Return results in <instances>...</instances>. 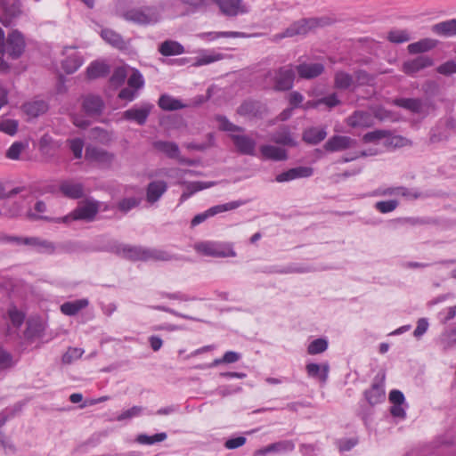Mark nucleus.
Here are the masks:
<instances>
[{
    "label": "nucleus",
    "mask_w": 456,
    "mask_h": 456,
    "mask_svg": "<svg viewBox=\"0 0 456 456\" xmlns=\"http://www.w3.org/2000/svg\"><path fill=\"white\" fill-rule=\"evenodd\" d=\"M159 107L165 111H174L185 108L187 105L183 104L180 100L167 94H161L158 101Z\"/></svg>",
    "instance_id": "obj_34"
},
{
    "label": "nucleus",
    "mask_w": 456,
    "mask_h": 456,
    "mask_svg": "<svg viewBox=\"0 0 456 456\" xmlns=\"http://www.w3.org/2000/svg\"><path fill=\"white\" fill-rule=\"evenodd\" d=\"M28 216L29 217V219L35 220V221L45 220V221H48V222L64 223V224H69V222L74 221L73 220V210L69 215H67L63 217H60V218H52V217H49L46 216H40V215H37L33 212H28Z\"/></svg>",
    "instance_id": "obj_50"
},
{
    "label": "nucleus",
    "mask_w": 456,
    "mask_h": 456,
    "mask_svg": "<svg viewBox=\"0 0 456 456\" xmlns=\"http://www.w3.org/2000/svg\"><path fill=\"white\" fill-rule=\"evenodd\" d=\"M305 370L309 378L318 379L322 384H325L329 378L330 365L328 362L322 364L310 362L306 364Z\"/></svg>",
    "instance_id": "obj_24"
},
{
    "label": "nucleus",
    "mask_w": 456,
    "mask_h": 456,
    "mask_svg": "<svg viewBox=\"0 0 456 456\" xmlns=\"http://www.w3.org/2000/svg\"><path fill=\"white\" fill-rule=\"evenodd\" d=\"M314 174V168L311 167H297L284 171L275 176L277 183L290 182L298 178H307Z\"/></svg>",
    "instance_id": "obj_17"
},
{
    "label": "nucleus",
    "mask_w": 456,
    "mask_h": 456,
    "mask_svg": "<svg viewBox=\"0 0 456 456\" xmlns=\"http://www.w3.org/2000/svg\"><path fill=\"white\" fill-rule=\"evenodd\" d=\"M59 190L64 197L70 200H79L85 196L84 184L71 179L62 180Z\"/></svg>",
    "instance_id": "obj_15"
},
{
    "label": "nucleus",
    "mask_w": 456,
    "mask_h": 456,
    "mask_svg": "<svg viewBox=\"0 0 456 456\" xmlns=\"http://www.w3.org/2000/svg\"><path fill=\"white\" fill-rule=\"evenodd\" d=\"M271 140L279 145L289 147H296L297 145V142L292 137L290 130L287 126H283L274 132L271 136Z\"/></svg>",
    "instance_id": "obj_32"
},
{
    "label": "nucleus",
    "mask_w": 456,
    "mask_h": 456,
    "mask_svg": "<svg viewBox=\"0 0 456 456\" xmlns=\"http://www.w3.org/2000/svg\"><path fill=\"white\" fill-rule=\"evenodd\" d=\"M167 191V183L163 180H157L149 183L146 187V200L153 204L160 200Z\"/></svg>",
    "instance_id": "obj_21"
},
{
    "label": "nucleus",
    "mask_w": 456,
    "mask_h": 456,
    "mask_svg": "<svg viewBox=\"0 0 456 456\" xmlns=\"http://www.w3.org/2000/svg\"><path fill=\"white\" fill-rule=\"evenodd\" d=\"M354 78L357 86H368L374 80L373 76L364 69H358L354 72Z\"/></svg>",
    "instance_id": "obj_59"
},
{
    "label": "nucleus",
    "mask_w": 456,
    "mask_h": 456,
    "mask_svg": "<svg viewBox=\"0 0 456 456\" xmlns=\"http://www.w3.org/2000/svg\"><path fill=\"white\" fill-rule=\"evenodd\" d=\"M25 48L26 42L23 34L13 29L8 34L4 46H1L0 53L6 54L12 60H18L23 54Z\"/></svg>",
    "instance_id": "obj_4"
},
{
    "label": "nucleus",
    "mask_w": 456,
    "mask_h": 456,
    "mask_svg": "<svg viewBox=\"0 0 456 456\" xmlns=\"http://www.w3.org/2000/svg\"><path fill=\"white\" fill-rule=\"evenodd\" d=\"M220 12L228 17H235L239 14L248 12V8L243 4L242 0H212Z\"/></svg>",
    "instance_id": "obj_10"
},
{
    "label": "nucleus",
    "mask_w": 456,
    "mask_h": 456,
    "mask_svg": "<svg viewBox=\"0 0 456 456\" xmlns=\"http://www.w3.org/2000/svg\"><path fill=\"white\" fill-rule=\"evenodd\" d=\"M159 52L163 56L179 55L184 53V47L176 41L166 40L159 45Z\"/></svg>",
    "instance_id": "obj_38"
},
{
    "label": "nucleus",
    "mask_w": 456,
    "mask_h": 456,
    "mask_svg": "<svg viewBox=\"0 0 456 456\" xmlns=\"http://www.w3.org/2000/svg\"><path fill=\"white\" fill-rule=\"evenodd\" d=\"M432 31L440 37H451L456 36V19L438 22L432 26Z\"/></svg>",
    "instance_id": "obj_30"
},
{
    "label": "nucleus",
    "mask_w": 456,
    "mask_h": 456,
    "mask_svg": "<svg viewBox=\"0 0 456 456\" xmlns=\"http://www.w3.org/2000/svg\"><path fill=\"white\" fill-rule=\"evenodd\" d=\"M127 77V73L125 68L118 67L114 69L110 83L113 87H118L122 86Z\"/></svg>",
    "instance_id": "obj_53"
},
{
    "label": "nucleus",
    "mask_w": 456,
    "mask_h": 456,
    "mask_svg": "<svg viewBox=\"0 0 456 456\" xmlns=\"http://www.w3.org/2000/svg\"><path fill=\"white\" fill-rule=\"evenodd\" d=\"M141 200L135 197L124 198L118 202V208L123 213H127L139 206Z\"/></svg>",
    "instance_id": "obj_55"
},
{
    "label": "nucleus",
    "mask_w": 456,
    "mask_h": 456,
    "mask_svg": "<svg viewBox=\"0 0 456 456\" xmlns=\"http://www.w3.org/2000/svg\"><path fill=\"white\" fill-rule=\"evenodd\" d=\"M354 140L346 135H333L324 144L327 151L334 152L351 148Z\"/></svg>",
    "instance_id": "obj_22"
},
{
    "label": "nucleus",
    "mask_w": 456,
    "mask_h": 456,
    "mask_svg": "<svg viewBox=\"0 0 456 456\" xmlns=\"http://www.w3.org/2000/svg\"><path fill=\"white\" fill-rule=\"evenodd\" d=\"M442 340L446 346H452L456 344V324L443 333Z\"/></svg>",
    "instance_id": "obj_64"
},
{
    "label": "nucleus",
    "mask_w": 456,
    "mask_h": 456,
    "mask_svg": "<svg viewBox=\"0 0 456 456\" xmlns=\"http://www.w3.org/2000/svg\"><path fill=\"white\" fill-rule=\"evenodd\" d=\"M122 18L138 26H152L161 20L159 8L156 5H142L133 7L122 13Z\"/></svg>",
    "instance_id": "obj_1"
},
{
    "label": "nucleus",
    "mask_w": 456,
    "mask_h": 456,
    "mask_svg": "<svg viewBox=\"0 0 456 456\" xmlns=\"http://www.w3.org/2000/svg\"><path fill=\"white\" fill-rule=\"evenodd\" d=\"M399 205L397 200H382L375 203L374 208L382 214L394 211Z\"/></svg>",
    "instance_id": "obj_54"
},
{
    "label": "nucleus",
    "mask_w": 456,
    "mask_h": 456,
    "mask_svg": "<svg viewBox=\"0 0 456 456\" xmlns=\"http://www.w3.org/2000/svg\"><path fill=\"white\" fill-rule=\"evenodd\" d=\"M354 84V77L349 73L338 70L334 76V87L338 90H346Z\"/></svg>",
    "instance_id": "obj_45"
},
{
    "label": "nucleus",
    "mask_w": 456,
    "mask_h": 456,
    "mask_svg": "<svg viewBox=\"0 0 456 456\" xmlns=\"http://www.w3.org/2000/svg\"><path fill=\"white\" fill-rule=\"evenodd\" d=\"M389 42L393 44H403L412 39L411 34L408 29H391L387 36Z\"/></svg>",
    "instance_id": "obj_46"
},
{
    "label": "nucleus",
    "mask_w": 456,
    "mask_h": 456,
    "mask_svg": "<svg viewBox=\"0 0 456 456\" xmlns=\"http://www.w3.org/2000/svg\"><path fill=\"white\" fill-rule=\"evenodd\" d=\"M265 106L259 101H244L237 109V113L243 117L261 118Z\"/></svg>",
    "instance_id": "obj_18"
},
{
    "label": "nucleus",
    "mask_w": 456,
    "mask_h": 456,
    "mask_svg": "<svg viewBox=\"0 0 456 456\" xmlns=\"http://www.w3.org/2000/svg\"><path fill=\"white\" fill-rule=\"evenodd\" d=\"M230 137L236 148V151L241 155L255 156L256 142L246 134H230Z\"/></svg>",
    "instance_id": "obj_13"
},
{
    "label": "nucleus",
    "mask_w": 456,
    "mask_h": 456,
    "mask_svg": "<svg viewBox=\"0 0 456 456\" xmlns=\"http://www.w3.org/2000/svg\"><path fill=\"white\" fill-rule=\"evenodd\" d=\"M153 108L154 105L152 103L143 102L140 105L135 104L123 111L121 118L126 121L134 122L139 126H144Z\"/></svg>",
    "instance_id": "obj_7"
},
{
    "label": "nucleus",
    "mask_w": 456,
    "mask_h": 456,
    "mask_svg": "<svg viewBox=\"0 0 456 456\" xmlns=\"http://www.w3.org/2000/svg\"><path fill=\"white\" fill-rule=\"evenodd\" d=\"M167 435L166 432L157 433L153 436H148L146 434H139L135 438V442L140 444L151 445L156 443L165 441L167 439Z\"/></svg>",
    "instance_id": "obj_48"
},
{
    "label": "nucleus",
    "mask_w": 456,
    "mask_h": 456,
    "mask_svg": "<svg viewBox=\"0 0 456 456\" xmlns=\"http://www.w3.org/2000/svg\"><path fill=\"white\" fill-rule=\"evenodd\" d=\"M0 4L4 11V17L1 21L6 27L11 25L12 20L18 18L22 12L20 0H12V2L1 0Z\"/></svg>",
    "instance_id": "obj_14"
},
{
    "label": "nucleus",
    "mask_w": 456,
    "mask_h": 456,
    "mask_svg": "<svg viewBox=\"0 0 456 456\" xmlns=\"http://www.w3.org/2000/svg\"><path fill=\"white\" fill-rule=\"evenodd\" d=\"M261 154L267 159L274 161H282L288 159L287 151L273 145H262L260 147Z\"/></svg>",
    "instance_id": "obj_33"
},
{
    "label": "nucleus",
    "mask_w": 456,
    "mask_h": 456,
    "mask_svg": "<svg viewBox=\"0 0 456 456\" xmlns=\"http://www.w3.org/2000/svg\"><path fill=\"white\" fill-rule=\"evenodd\" d=\"M197 248L202 254L214 257H227L236 256V253L232 249L226 251L222 248L220 244L215 242H203L200 244Z\"/></svg>",
    "instance_id": "obj_19"
},
{
    "label": "nucleus",
    "mask_w": 456,
    "mask_h": 456,
    "mask_svg": "<svg viewBox=\"0 0 456 456\" xmlns=\"http://www.w3.org/2000/svg\"><path fill=\"white\" fill-rule=\"evenodd\" d=\"M178 2L187 5L193 12H195L207 10L212 3V0H178Z\"/></svg>",
    "instance_id": "obj_51"
},
{
    "label": "nucleus",
    "mask_w": 456,
    "mask_h": 456,
    "mask_svg": "<svg viewBox=\"0 0 456 456\" xmlns=\"http://www.w3.org/2000/svg\"><path fill=\"white\" fill-rule=\"evenodd\" d=\"M24 111L31 117H38L48 110V104L43 100L27 102L23 105Z\"/></svg>",
    "instance_id": "obj_44"
},
{
    "label": "nucleus",
    "mask_w": 456,
    "mask_h": 456,
    "mask_svg": "<svg viewBox=\"0 0 456 456\" xmlns=\"http://www.w3.org/2000/svg\"><path fill=\"white\" fill-rule=\"evenodd\" d=\"M241 358V354L240 353L234 351H227L224 353L222 358L216 359L211 366H217L222 363H233L238 362Z\"/></svg>",
    "instance_id": "obj_56"
},
{
    "label": "nucleus",
    "mask_w": 456,
    "mask_h": 456,
    "mask_svg": "<svg viewBox=\"0 0 456 456\" xmlns=\"http://www.w3.org/2000/svg\"><path fill=\"white\" fill-rule=\"evenodd\" d=\"M25 145L21 142H14L6 151V158L10 159H18Z\"/></svg>",
    "instance_id": "obj_63"
},
{
    "label": "nucleus",
    "mask_w": 456,
    "mask_h": 456,
    "mask_svg": "<svg viewBox=\"0 0 456 456\" xmlns=\"http://www.w3.org/2000/svg\"><path fill=\"white\" fill-rule=\"evenodd\" d=\"M215 185V182H190L185 185V190L180 196V204L190 199L194 193Z\"/></svg>",
    "instance_id": "obj_31"
},
{
    "label": "nucleus",
    "mask_w": 456,
    "mask_h": 456,
    "mask_svg": "<svg viewBox=\"0 0 456 456\" xmlns=\"http://www.w3.org/2000/svg\"><path fill=\"white\" fill-rule=\"evenodd\" d=\"M385 374H378L374 379L371 387L365 390L364 397L368 403L371 406L382 403L386 398L384 388Z\"/></svg>",
    "instance_id": "obj_9"
},
{
    "label": "nucleus",
    "mask_w": 456,
    "mask_h": 456,
    "mask_svg": "<svg viewBox=\"0 0 456 456\" xmlns=\"http://www.w3.org/2000/svg\"><path fill=\"white\" fill-rule=\"evenodd\" d=\"M389 134L390 133L387 130H374L366 133L362 137V141L367 143L377 142L383 138H387Z\"/></svg>",
    "instance_id": "obj_57"
},
{
    "label": "nucleus",
    "mask_w": 456,
    "mask_h": 456,
    "mask_svg": "<svg viewBox=\"0 0 456 456\" xmlns=\"http://www.w3.org/2000/svg\"><path fill=\"white\" fill-rule=\"evenodd\" d=\"M101 36L104 41L118 49H123L126 46V43L122 36L112 29L104 28L101 32Z\"/></svg>",
    "instance_id": "obj_42"
},
{
    "label": "nucleus",
    "mask_w": 456,
    "mask_h": 456,
    "mask_svg": "<svg viewBox=\"0 0 456 456\" xmlns=\"http://www.w3.org/2000/svg\"><path fill=\"white\" fill-rule=\"evenodd\" d=\"M89 304L88 299L81 298L74 301H68L61 305V311L68 316L76 315L79 311L86 308Z\"/></svg>",
    "instance_id": "obj_36"
},
{
    "label": "nucleus",
    "mask_w": 456,
    "mask_h": 456,
    "mask_svg": "<svg viewBox=\"0 0 456 456\" xmlns=\"http://www.w3.org/2000/svg\"><path fill=\"white\" fill-rule=\"evenodd\" d=\"M83 64V58L78 53H73L62 61L61 67L67 74H73Z\"/></svg>",
    "instance_id": "obj_40"
},
{
    "label": "nucleus",
    "mask_w": 456,
    "mask_h": 456,
    "mask_svg": "<svg viewBox=\"0 0 456 456\" xmlns=\"http://www.w3.org/2000/svg\"><path fill=\"white\" fill-rule=\"evenodd\" d=\"M103 205L93 198H86L73 209V220L91 223L95 220Z\"/></svg>",
    "instance_id": "obj_5"
},
{
    "label": "nucleus",
    "mask_w": 456,
    "mask_h": 456,
    "mask_svg": "<svg viewBox=\"0 0 456 456\" xmlns=\"http://www.w3.org/2000/svg\"><path fill=\"white\" fill-rule=\"evenodd\" d=\"M308 104L313 108H320L322 105H325L329 110H330L336 106L340 105L341 101L338 99L336 93H332L313 102H309Z\"/></svg>",
    "instance_id": "obj_47"
},
{
    "label": "nucleus",
    "mask_w": 456,
    "mask_h": 456,
    "mask_svg": "<svg viewBox=\"0 0 456 456\" xmlns=\"http://www.w3.org/2000/svg\"><path fill=\"white\" fill-rule=\"evenodd\" d=\"M358 442L359 440L357 437H350L338 439L336 444L340 452H349L358 444Z\"/></svg>",
    "instance_id": "obj_61"
},
{
    "label": "nucleus",
    "mask_w": 456,
    "mask_h": 456,
    "mask_svg": "<svg viewBox=\"0 0 456 456\" xmlns=\"http://www.w3.org/2000/svg\"><path fill=\"white\" fill-rule=\"evenodd\" d=\"M295 71L300 79L311 80L321 76L325 67L321 62H301L294 66Z\"/></svg>",
    "instance_id": "obj_11"
},
{
    "label": "nucleus",
    "mask_w": 456,
    "mask_h": 456,
    "mask_svg": "<svg viewBox=\"0 0 456 456\" xmlns=\"http://www.w3.org/2000/svg\"><path fill=\"white\" fill-rule=\"evenodd\" d=\"M394 103L416 114L420 113L423 107L422 101L417 98H397L394 101Z\"/></svg>",
    "instance_id": "obj_37"
},
{
    "label": "nucleus",
    "mask_w": 456,
    "mask_h": 456,
    "mask_svg": "<svg viewBox=\"0 0 456 456\" xmlns=\"http://www.w3.org/2000/svg\"><path fill=\"white\" fill-rule=\"evenodd\" d=\"M84 351L77 347H69L68 351L62 355V362L65 364H70L73 361L79 359Z\"/></svg>",
    "instance_id": "obj_58"
},
{
    "label": "nucleus",
    "mask_w": 456,
    "mask_h": 456,
    "mask_svg": "<svg viewBox=\"0 0 456 456\" xmlns=\"http://www.w3.org/2000/svg\"><path fill=\"white\" fill-rule=\"evenodd\" d=\"M86 158L90 160L109 163L113 159L114 155L102 148L87 147L86 149Z\"/></svg>",
    "instance_id": "obj_35"
},
{
    "label": "nucleus",
    "mask_w": 456,
    "mask_h": 456,
    "mask_svg": "<svg viewBox=\"0 0 456 456\" xmlns=\"http://www.w3.org/2000/svg\"><path fill=\"white\" fill-rule=\"evenodd\" d=\"M328 348V341L325 338H320L312 341L308 347L307 353L309 354L314 355L318 354H322L326 351Z\"/></svg>",
    "instance_id": "obj_52"
},
{
    "label": "nucleus",
    "mask_w": 456,
    "mask_h": 456,
    "mask_svg": "<svg viewBox=\"0 0 456 456\" xmlns=\"http://www.w3.org/2000/svg\"><path fill=\"white\" fill-rule=\"evenodd\" d=\"M200 37L201 38H207L208 40L213 41L220 37L247 38L251 36L248 35L247 33L239 31H211L201 33Z\"/></svg>",
    "instance_id": "obj_41"
},
{
    "label": "nucleus",
    "mask_w": 456,
    "mask_h": 456,
    "mask_svg": "<svg viewBox=\"0 0 456 456\" xmlns=\"http://www.w3.org/2000/svg\"><path fill=\"white\" fill-rule=\"evenodd\" d=\"M70 151L76 159L82 158L84 141L81 138H74L68 141Z\"/></svg>",
    "instance_id": "obj_60"
},
{
    "label": "nucleus",
    "mask_w": 456,
    "mask_h": 456,
    "mask_svg": "<svg viewBox=\"0 0 456 456\" xmlns=\"http://www.w3.org/2000/svg\"><path fill=\"white\" fill-rule=\"evenodd\" d=\"M244 203L245 202L241 200H234L224 204L213 206L207 209L206 211L196 215L191 221V226L195 227L200 224L201 223L205 222L209 217H212L223 212L236 209L240 206L244 205Z\"/></svg>",
    "instance_id": "obj_8"
},
{
    "label": "nucleus",
    "mask_w": 456,
    "mask_h": 456,
    "mask_svg": "<svg viewBox=\"0 0 456 456\" xmlns=\"http://www.w3.org/2000/svg\"><path fill=\"white\" fill-rule=\"evenodd\" d=\"M103 108L104 102L99 96L89 95L83 101V110L90 117L101 115Z\"/></svg>",
    "instance_id": "obj_27"
},
{
    "label": "nucleus",
    "mask_w": 456,
    "mask_h": 456,
    "mask_svg": "<svg viewBox=\"0 0 456 456\" xmlns=\"http://www.w3.org/2000/svg\"><path fill=\"white\" fill-rule=\"evenodd\" d=\"M215 120L218 123V127L221 131L225 132H243L244 128L232 123L227 117L224 115H216Z\"/></svg>",
    "instance_id": "obj_49"
},
{
    "label": "nucleus",
    "mask_w": 456,
    "mask_h": 456,
    "mask_svg": "<svg viewBox=\"0 0 456 456\" xmlns=\"http://www.w3.org/2000/svg\"><path fill=\"white\" fill-rule=\"evenodd\" d=\"M388 400L392 406L390 407V413L394 418L404 419L406 417V408L408 407L405 403V396L403 393L398 389H393L389 392Z\"/></svg>",
    "instance_id": "obj_12"
},
{
    "label": "nucleus",
    "mask_w": 456,
    "mask_h": 456,
    "mask_svg": "<svg viewBox=\"0 0 456 456\" xmlns=\"http://www.w3.org/2000/svg\"><path fill=\"white\" fill-rule=\"evenodd\" d=\"M411 54L424 53L428 52V38H423L416 43L410 44L407 46Z\"/></svg>",
    "instance_id": "obj_62"
},
{
    "label": "nucleus",
    "mask_w": 456,
    "mask_h": 456,
    "mask_svg": "<svg viewBox=\"0 0 456 456\" xmlns=\"http://www.w3.org/2000/svg\"><path fill=\"white\" fill-rule=\"evenodd\" d=\"M325 25L323 18H303L294 21L283 32L275 34L272 41L278 43L286 37H293L295 36H305L312 29Z\"/></svg>",
    "instance_id": "obj_2"
},
{
    "label": "nucleus",
    "mask_w": 456,
    "mask_h": 456,
    "mask_svg": "<svg viewBox=\"0 0 456 456\" xmlns=\"http://www.w3.org/2000/svg\"><path fill=\"white\" fill-rule=\"evenodd\" d=\"M152 147L168 159H179L181 151L178 144L175 142L157 140L152 142Z\"/></svg>",
    "instance_id": "obj_20"
},
{
    "label": "nucleus",
    "mask_w": 456,
    "mask_h": 456,
    "mask_svg": "<svg viewBox=\"0 0 456 456\" xmlns=\"http://www.w3.org/2000/svg\"><path fill=\"white\" fill-rule=\"evenodd\" d=\"M273 88L277 92H286L293 88L296 71L292 64L281 66L269 72Z\"/></svg>",
    "instance_id": "obj_3"
},
{
    "label": "nucleus",
    "mask_w": 456,
    "mask_h": 456,
    "mask_svg": "<svg viewBox=\"0 0 456 456\" xmlns=\"http://www.w3.org/2000/svg\"><path fill=\"white\" fill-rule=\"evenodd\" d=\"M109 73H110V67L107 64H105L103 62H99V61L92 62L86 69L87 77L90 79L104 77Z\"/></svg>",
    "instance_id": "obj_43"
},
{
    "label": "nucleus",
    "mask_w": 456,
    "mask_h": 456,
    "mask_svg": "<svg viewBox=\"0 0 456 456\" xmlns=\"http://www.w3.org/2000/svg\"><path fill=\"white\" fill-rule=\"evenodd\" d=\"M183 259V256L172 254L167 250L159 249V248H148L147 250V261H162V262H169V261H180Z\"/></svg>",
    "instance_id": "obj_29"
},
{
    "label": "nucleus",
    "mask_w": 456,
    "mask_h": 456,
    "mask_svg": "<svg viewBox=\"0 0 456 456\" xmlns=\"http://www.w3.org/2000/svg\"><path fill=\"white\" fill-rule=\"evenodd\" d=\"M110 250L112 253L130 261L147 262L148 248L142 246L115 242L110 246Z\"/></svg>",
    "instance_id": "obj_6"
},
{
    "label": "nucleus",
    "mask_w": 456,
    "mask_h": 456,
    "mask_svg": "<svg viewBox=\"0 0 456 456\" xmlns=\"http://www.w3.org/2000/svg\"><path fill=\"white\" fill-rule=\"evenodd\" d=\"M327 136L326 127L311 126L304 130L302 139L305 142L316 145Z\"/></svg>",
    "instance_id": "obj_28"
},
{
    "label": "nucleus",
    "mask_w": 456,
    "mask_h": 456,
    "mask_svg": "<svg viewBox=\"0 0 456 456\" xmlns=\"http://www.w3.org/2000/svg\"><path fill=\"white\" fill-rule=\"evenodd\" d=\"M25 246H28L41 254H53L55 251V245L53 242L36 236L27 237Z\"/></svg>",
    "instance_id": "obj_23"
},
{
    "label": "nucleus",
    "mask_w": 456,
    "mask_h": 456,
    "mask_svg": "<svg viewBox=\"0 0 456 456\" xmlns=\"http://www.w3.org/2000/svg\"><path fill=\"white\" fill-rule=\"evenodd\" d=\"M426 67H428V56L419 55L414 59L405 61L401 69L406 75L413 77Z\"/></svg>",
    "instance_id": "obj_26"
},
{
    "label": "nucleus",
    "mask_w": 456,
    "mask_h": 456,
    "mask_svg": "<svg viewBox=\"0 0 456 456\" xmlns=\"http://www.w3.org/2000/svg\"><path fill=\"white\" fill-rule=\"evenodd\" d=\"M319 271V269L314 265H305L296 263H291L284 266L281 265H273L268 267L266 273H280V274H289V273H314Z\"/></svg>",
    "instance_id": "obj_16"
},
{
    "label": "nucleus",
    "mask_w": 456,
    "mask_h": 456,
    "mask_svg": "<svg viewBox=\"0 0 456 456\" xmlns=\"http://www.w3.org/2000/svg\"><path fill=\"white\" fill-rule=\"evenodd\" d=\"M295 444L291 440H281L268 444L267 446L258 450L256 455L265 456L271 452L284 453L294 451Z\"/></svg>",
    "instance_id": "obj_25"
},
{
    "label": "nucleus",
    "mask_w": 456,
    "mask_h": 456,
    "mask_svg": "<svg viewBox=\"0 0 456 456\" xmlns=\"http://www.w3.org/2000/svg\"><path fill=\"white\" fill-rule=\"evenodd\" d=\"M371 123V115L363 110H356L348 118V125L353 127L369 126Z\"/></svg>",
    "instance_id": "obj_39"
}]
</instances>
